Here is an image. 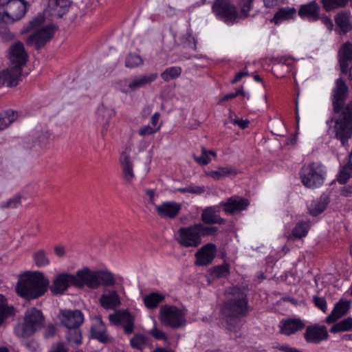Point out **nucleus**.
I'll return each instance as SVG.
<instances>
[{
    "mask_svg": "<svg viewBox=\"0 0 352 352\" xmlns=\"http://www.w3.org/2000/svg\"><path fill=\"white\" fill-rule=\"evenodd\" d=\"M352 331V318L348 317L333 324L329 329L333 333Z\"/></svg>",
    "mask_w": 352,
    "mask_h": 352,
    "instance_id": "ea45409f",
    "label": "nucleus"
},
{
    "mask_svg": "<svg viewBox=\"0 0 352 352\" xmlns=\"http://www.w3.org/2000/svg\"><path fill=\"white\" fill-rule=\"evenodd\" d=\"M184 312L177 308V328L185 325L186 321L184 318Z\"/></svg>",
    "mask_w": 352,
    "mask_h": 352,
    "instance_id": "69168bd1",
    "label": "nucleus"
},
{
    "mask_svg": "<svg viewBox=\"0 0 352 352\" xmlns=\"http://www.w3.org/2000/svg\"><path fill=\"white\" fill-rule=\"evenodd\" d=\"M54 32V25H47L30 34L26 39V43L29 46H34L36 50H39L52 39Z\"/></svg>",
    "mask_w": 352,
    "mask_h": 352,
    "instance_id": "f8f14e48",
    "label": "nucleus"
},
{
    "mask_svg": "<svg viewBox=\"0 0 352 352\" xmlns=\"http://www.w3.org/2000/svg\"><path fill=\"white\" fill-rule=\"evenodd\" d=\"M254 0H239L238 6L240 8L241 13L244 17H248L249 12L252 10Z\"/></svg>",
    "mask_w": 352,
    "mask_h": 352,
    "instance_id": "8fccbe9b",
    "label": "nucleus"
},
{
    "mask_svg": "<svg viewBox=\"0 0 352 352\" xmlns=\"http://www.w3.org/2000/svg\"><path fill=\"white\" fill-rule=\"evenodd\" d=\"M143 60L140 55L135 54H129L125 61V66L126 67L133 68L142 65Z\"/></svg>",
    "mask_w": 352,
    "mask_h": 352,
    "instance_id": "de8ad7c7",
    "label": "nucleus"
},
{
    "mask_svg": "<svg viewBox=\"0 0 352 352\" xmlns=\"http://www.w3.org/2000/svg\"><path fill=\"white\" fill-rule=\"evenodd\" d=\"M338 60L341 74L346 75L352 63V43L346 41L341 45L338 52Z\"/></svg>",
    "mask_w": 352,
    "mask_h": 352,
    "instance_id": "a211bd4d",
    "label": "nucleus"
},
{
    "mask_svg": "<svg viewBox=\"0 0 352 352\" xmlns=\"http://www.w3.org/2000/svg\"><path fill=\"white\" fill-rule=\"evenodd\" d=\"M351 177H352V162L347 158L346 164L340 166L336 179L339 184H345Z\"/></svg>",
    "mask_w": 352,
    "mask_h": 352,
    "instance_id": "7c9ffc66",
    "label": "nucleus"
},
{
    "mask_svg": "<svg viewBox=\"0 0 352 352\" xmlns=\"http://www.w3.org/2000/svg\"><path fill=\"white\" fill-rule=\"evenodd\" d=\"M19 113L12 109H8L0 113V131L7 128L18 117Z\"/></svg>",
    "mask_w": 352,
    "mask_h": 352,
    "instance_id": "72a5a7b5",
    "label": "nucleus"
},
{
    "mask_svg": "<svg viewBox=\"0 0 352 352\" xmlns=\"http://www.w3.org/2000/svg\"><path fill=\"white\" fill-rule=\"evenodd\" d=\"M212 12L218 19L227 24L234 23L239 16L236 7L231 0H214Z\"/></svg>",
    "mask_w": 352,
    "mask_h": 352,
    "instance_id": "9d476101",
    "label": "nucleus"
},
{
    "mask_svg": "<svg viewBox=\"0 0 352 352\" xmlns=\"http://www.w3.org/2000/svg\"><path fill=\"white\" fill-rule=\"evenodd\" d=\"M161 323L166 327H176V307L165 305L161 307L159 313Z\"/></svg>",
    "mask_w": 352,
    "mask_h": 352,
    "instance_id": "412c9836",
    "label": "nucleus"
},
{
    "mask_svg": "<svg viewBox=\"0 0 352 352\" xmlns=\"http://www.w3.org/2000/svg\"><path fill=\"white\" fill-rule=\"evenodd\" d=\"M229 294L220 307V316L226 329L237 333L242 327L241 318L249 314L251 308L245 287H232Z\"/></svg>",
    "mask_w": 352,
    "mask_h": 352,
    "instance_id": "f03ea898",
    "label": "nucleus"
},
{
    "mask_svg": "<svg viewBox=\"0 0 352 352\" xmlns=\"http://www.w3.org/2000/svg\"><path fill=\"white\" fill-rule=\"evenodd\" d=\"M91 336L94 339L102 343H110L113 338L107 333V328L101 318H96L94 324L91 327Z\"/></svg>",
    "mask_w": 352,
    "mask_h": 352,
    "instance_id": "4be33fe9",
    "label": "nucleus"
},
{
    "mask_svg": "<svg viewBox=\"0 0 352 352\" xmlns=\"http://www.w3.org/2000/svg\"><path fill=\"white\" fill-rule=\"evenodd\" d=\"M211 274L216 278H225L230 274V266L228 263L217 265L211 270Z\"/></svg>",
    "mask_w": 352,
    "mask_h": 352,
    "instance_id": "a18cd8bd",
    "label": "nucleus"
},
{
    "mask_svg": "<svg viewBox=\"0 0 352 352\" xmlns=\"http://www.w3.org/2000/svg\"><path fill=\"white\" fill-rule=\"evenodd\" d=\"M249 204L248 199L235 195L227 199L226 201H221L219 206L223 208L225 213L233 214L246 210Z\"/></svg>",
    "mask_w": 352,
    "mask_h": 352,
    "instance_id": "2eb2a0df",
    "label": "nucleus"
},
{
    "mask_svg": "<svg viewBox=\"0 0 352 352\" xmlns=\"http://www.w3.org/2000/svg\"><path fill=\"white\" fill-rule=\"evenodd\" d=\"M159 129H160V126L155 128L153 126H151L150 125H146V126H144L142 128H141L139 130L138 133L140 136L149 135L153 134L155 132H157L159 130Z\"/></svg>",
    "mask_w": 352,
    "mask_h": 352,
    "instance_id": "6e6d98bb",
    "label": "nucleus"
},
{
    "mask_svg": "<svg viewBox=\"0 0 352 352\" xmlns=\"http://www.w3.org/2000/svg\"><path fill=\"white\" fill-rule=\"evenodd\" d=\"M145 194L147 197V201L149 204L153 206H157L155 204V197L156 195L155 190L154 189H146Z\"/></svg>",
    "mask_w": 352,
    "mask_h": 352,
    "instance_id": "bf43d9fd",
    "label": "nucleus"
},
{
    "mask_svg": "<svg viewBox=\"0 0 352 352\" xmlns=\"http://www.w3.org/2000/svg\"><path fill=\"white\" fill-rule=\"evenodd\" d=\"M307 343L319 344L329 338L327 327L324 325L314 324L307 326L304 333Z\"/></svg>",
    "mask_w": 352,
    "mask_h": 352,
    "instance_id": "dca6fc26",
    "label": "nucleus"
},
{
    "mask_svg": "<svg viewBox=\"0 0 352 352\" xmlns=\"http://www.w3.org/2000/svg\"><path fill=\"white\" fill-rule=\"evenodd\" d=\"M350 307V302L340 300L334 306L331 314L325 318V322L331 324L346 314Z\"/></svg>",
    "mask_w": 352,
    "mask_h": 352,
    "instance_id": "a878e982",
    "label": "nucleus"
},
{
    "mask_svg": "<svg viewBox=\"0 0 352 352\" xmlns=\"http://www.w3.org/2000/svg\"><path fill=\"white\" fill-rule=\"evenodd\" d=\"M238 171L236 168L231 166H226L219 167L216 170L210 171L207 175L215 180H219L223 177L236 175Z\"/></svg>",
    "mask_w": 352,
    "mask_h": 352,
    "instance_id": "2f4dec72",
    "label": "nucleus"
},
{
    "mask_svg": "<svg viewBox=\"0 0 352 352\" xmlns=\"http://www.w3.org/2000/svg\"><path fill=\"white\" fill-rule=\"evenodd\" d=\"M181 41L183 43L184 47L189 48L194 51L197 50V40L190 33L183 35L181 37Z\"/></svg>",
    "mask_w": 352,
    "mask_h": 352,
    "instance_id": "49530a36",
    "label": "nucleus"
},
{
    "mask_svg": "<svg viewBox=\"0 0 352 352\" xmlns=\"http://www.w3.org/2000/svg\"><path fill=\"white\" fill-rule=\"evenodd\" d=\"M309 230V226L305 221H300L296 223L295 227L292 231L291 234L289 236V239H300L302 237H305Z\"/></svg>",
    "mask_w": 352,
    "mask_h": 352,
    "instance_id": "4c0bfd02",
    "label": "nucleus"
},
{
    "mask_svg": "<svg viewBox=\"0 0 352 352\" xmlns=\"http://www.w3.org/2000/svg\"><path fill=\"white\" fill-rule=\"evenodd\" d=\"M348 94L346 82L342 78L336 79L331 92L333 113L326 122L329 127L334 122L335 138L343 146H348V141L352 137V100L345 104Z\"/></svg>",
    "mask_w": 352,
    "mask_h": 352,
    "instance_id": "f257e3e1",
    "label": "nucleus"
},
{
    "mask_svg": "<svg viewBox=\"0 0 352 352\" xmlns=\"http://www.w3.org/2000/svg\"><path fill=\"white\" fill-rule=\"evenodd\" d=\"M79 327H76L67 329L65 333V337L69 343H74L77 345L82 343V333Z\"/></svg>",
    "mask_w": 352,
    "mask_h": 352,
    "instance_id": "58836bf2",
    "label": "nucleus"
},
{
    "mask_svg": "<svg viewBox=\"0 0 352 352\" xmlns=\"http://www.w3.org/2000/svg\"><path fill=\"white\" fill-rule=\"evenodd\" d=\"M45 317L36 308L28 309L24 316V322L16 326L14 331L19 338H28L44 326Z\"/></svg>",
    "mask_w": 352,
    "mask_h": 352,
    "instance_id": "423d86ee",
    "label": "nucleus"
},
{
    "mask_svg": "<svg viewBox=\"0 0 352 352\" xmlns=\"http://www.w3.org/2000/svg\"><path fill=\"white\" fill-rule=\"evenodd\" d=\"M156 212L161 218L174 219L176 217V203L164 201L155 206Z\"/></svg>",
    "mask_w": 352,
    "mask_h": 352,
    "instance_id": "bb28decb",
    "label": "nucleus"
},
{
    "mask_svg": "<svg viewBox=\"0 0 352 352\" xmlns=\"http://www.w3.org/2000/svg\"><path fill=\"white\" fill-rule=\"evenodd\" d=\"M249 73L248 71H246V67L243 71L239 72L236 74L234 77L230 80V82L232 84H235L238 82H239L243 77L248 76Z\"/></svg>",
    "mask_w": 352,
    "mask_h": 352,
    "instance_id": "680f3d73",
    "label": "nucleus"
},
{
    "mask_svg": "<svg viewBox=\"0 0 352 352\" xmlns=\"http://www.w3.org/2000/svg\"><path fill=\"white\" fill-rule=\"evenodd\" d=\"M49 6L54 13L52 15L61 18L68 9L67 0H50Z\"/></svg>",
    "mask_w": 352,
    "mask_h": 352,
    "instance_id": "473e14b6",
    "label": "nucleus"
},
{
    "mask_svg": "<svg viewBox=\"0 0 352 352\" xmlns=\"http://www.w3.org/2000/svg\"><path fill=\"white\" fill-rule=\"evenodd\" d=\"M148 340L149 338L148 337L140 333H137L131 339L130 344L133 349L142 351Z\"/></svg>",
    "mask_w": 352,
    "mask_h": 352,
    "instance_id": "79ce46f5",
    "label": "nucleus"
},
{
    "mask_svg": "<svg viewBox=\"0 0 352 352\" xmlns=\"http://www.w3.org/2000/svg\"><path fill=\"white\" fill-rule=\"evenodd\" d=\"M219 205L204 208L201 214L203 224H225L226 221L220 217Z\"/></svg>",
    "mask_w": 352,
    "mask_h": 352,
    "instance_id": "aec40b11",
    "label": "nucleus"
},
{
    "mask_svg": "<svg viewBox=\"0 0 352 352\" xmlns=\"http://www.w3.org/2000/svg\"><path fill=\"white\" fill-rule=\"evenodd\" d=\"M13 307L8 306L6 298L0 294V324L12 314Z\"/></svg>",
    "mask_w": 352,
    "mask_h": 352,
    "instance_id": "37998d69",
    "label": "nucleus"
},
{
    "mask_svg": "<svg viewBox=\"0 0 352 352\" xmlns=\"http://www.w3.org/2000/svg\"><path fill=\"white\" fill-rule=\"evenodd\" d=\"M298 14L303 20L315 22L321 18V8L316 1H312L300 5Z\"/></svg>",
    "mask_w": 352,
    "mask_h": 352,
    "instance_id": "f3484780",
    "label": "nucleus"
},
{
    "mask_svg": "<svg viewBox=\"0 0 352 352\" xmlns=\"http://www.w3.org/2000/svg\"><path fill=\"white\" fill-rule=\"evenodd\" d=\"M70 285L81 287V281L78 276V272L76 275L63 273L55 276L52 285L50 287V291L53 294H63Z\"/></svg>",
    "mask_w": 352,
    "mask_h": 352,
    "instance_id": "9b49d317",
    "label": "nucleus"
},
{
    "mask_svg": "<svg viewBox=\"0 0 352 352\" xmlns=\"http://www.w3.org/2000/svg\"><path fill=\"white\" fill-rule=\"evenodd\" d=\"M60 322L67 329L80 327L84 322V316L79 310H62L60 316Z\"/></svg>",
    "mask_w": 352,
    "mask_h": 352,
    "instance_id": "6ab92c4d",
    "label": "nucleus"
},
{
    "mask_svg": "<svg viewBox=\"0 0 352 352\" xmlns=\"http://www.w3.org/2000/svg\"><path fill=\"white\" fill-rule=\"evenodd\" d=\"M28 58V53L21 42L12 45L9 52L12 67L10 69L0 72V83L10 87L16 86L21 80L22 67L26 64Z\"/></svg>",
    "mask_w": 352,
    "mask_h": 352,
    "instance_id": "20e7f679",
    "label": "nucleus"
},
{
    "mask_svg": "<svg viewBox=\"0 0 352 352\" xmlns=\"http://www.w3.org/2000/svg\"><path fill=\"white\" fill-rule=\"evenodd\" d=\"M283 1L284 0H263L265 6L268 8H274L283 3Z\"/></svg>",
    "mask_w": 352,
    "mask_h": 352,
    "instance_id": "338daca9",
    "label": "nucleus"
},
{
    "mask_svg": "<svg viewBox=\"0 0 352 352\" xmlns=\"http://www.w3.org/2000/svg\"><path fill=\"white\" fill-rule=\"evenodd\" d=\"M217 248L215 244L208 243L203 245L195 253V262L197 266H207L214 260L217 254Z\"/></svg>",
    "mask_w": 352,
    "mask_h": 352,
    "instance_id": "4468645a",
    "label": "nucleus"
},
{
    "mask_svg": "<svg viewBox=\"0 0 352 352\" xmlns=\"http://www.w3.org/2000/svg\"><path fill=\"white\" fill-rule=\"evenodd\" d=\"M148 333L156 340H166L167 338L166 334L156 325L149 330Z\"/></svg>",
    "mask_w": 352,
    "mask_h": 352,
    "instance_id": "864d4df0",
    "label": "nucleus"
},
{
    "mask_svg": "<svg viewBox=\"0 0 352 352\" xmlns=\"http://www.w3.org/2000/svg\"><path fill=\"white\" fill-rule=\"evenodd\" d=\"M219 229L215 226H208L201 223L188 227L180 228L178 230V242L184 248H197L201 243V238L215 236Z\"/></svg>",
    "mask_w": 352,
    "mask_h": 352,
    "instance_id": "39448f33",
    "label": "nucleus"
},
{
    "mask_svg": "<svg viewBox=\"0 0 352 352\" xmlns=\"http://www.w3.org/2000/svg\"><path fill=\"white\" fill-rule=\"evenodd\" d=\"M109 321L115 325H122L124 333L131 334L134 329V318L127 311H120L109 315Z\"/></svg>",
    "mask_w": 352,
    "mask_h": 352,
    "instance_id": "ddd939ff",
    "label": "nucleus"
},
{
    "mask_svg": "<svg viewBox=\"0 0 352 352\" xmlns=\"http://www.w3.org/2000/svg\"><path fill=\"white\" fill-rule=\"evenodd\" d=\"M49 352H68V349L63 342H58L52 345Z\"/></svg>",
    "mask_w": 352,
    "mask_h": 352,
    "instance_id": "052dcab7",
    "label": "nucleus"
},
{
    "mask_svg": "<svg viewBox=\"0 0 352 352\" xmlns=\"http://www.w3.org/2000/svg\"><path fill=\"white\" fill-rule=\"evenodd\" d=\"M99 302L105 309H114L121 304L120 296L115 290H105L101 295Z\"/></svg>",
    "mask_w": 352,
    "mask_h": 352,
    "instance_id": "b1692460",
    "label": "nucleus"
},
{
    "mask_svg": "<svg viewBox=\"0 0 352 352\" xmlns=\"http://www.w3.org/2000/svg\"><path fill=\"white\" fill-rule=\"evenodd\" d=\"M50 281L41 272H28L21 275L15 287L16 294L25 299H35L43 296Z\"/></svg>",
    "mask_w": 352,
    "mask_h": 352,
    "instance_id": "7ed1b4c3",
    "label": "nucleus"
},
{
    "mask_svg": "<svg viewBox=\"0 0 352 352\" xmlns=\"http://www.w3.org/2000/svg\"><path fill=\"white\" fill-rule=\"evenodd\" d=\"M33 258L36 265L38 267H43L50 265V259L47 256L44 250H38L33 254Z\"/></svg>",
    "mask_w": 352,
    "mask_h": 352,
    "instance_id": "c03bdc74",
    "label": "nucleus"
},
{
    "mask_svg": "<svg viewBox=\"0 0 352 352\" xmlns=\"http://www.w3.org/2000/svg\"><path fill=\"white\" fill-rule=\"evenodd\" d=\"M335 22L340 30L346 34L351 30V25L349 21V14L346 12H341L335 16Z\"/></svg>",
    "mask_w": 352,
    "mask_h": 352,
    "instance_id": "f704fd0d",
    "label": "nucleus"
},
{
    "mask_svg": "<svg viewBox=\"0 0 352 352\" xmlns=\"http://www.w3.org/2000/svg\"><path fill=\"white\" fill-rule=\"evenodd\" d=\"M329 204V198L327 196H321L319 199L312 201L309 207V213L313 217H316L322 213Z\"/></svg>",
    "mask_w": 352,
    "mask_h": 352,
    "instance_id": "c756f323",
    "label": "nucleus"
},
{
    "mask_svg": "<svg viewBox=\"0 0 352 352\" xmlns=\"http://www.w3.org/2000/svg\"><path fill=\"white\" fill-rule=\"evenodd\" d=\"M157 77L156 73L150 75H144L141 76H136L133 78L131 82L128 85L129 88L131 91H135L140 88L145 87L146 85L151 84Z\"/></svg>",
    "mask_w": 352,
    "mask_h": 352,
    "instance_id": "c85d7f7f",
    "label": "nucleus"
},
{
    "mask_svg": "<svg viewBox=\"0 0 352 352\" xmlns=\"http://www.w3.org/2000/svg\"><path fill=\"white\" fill-rule=\"evenodd\" d=\"M56 329L54 324H48L44 331V333H43L44 337L45 338H49L53 337L56 333Z\"/></svg>",
    "mask_w": 352,
    "mask_h": 352,
    "instance_id": "e2e57ef3",
    "label": "nucleus"
},
{
    "mask_svg": "<svg viewBox=\"0 0 352 352\" xmlns=\"http://www.w3.org/2000/svg\"><path fill=\"white\" fill-rule=\"evenodd\" d=\"M44 21L45 16L43 14H39L30 22V25L31 28H34L41 25Z\"/></svg>",
    "mask_w": 352,
    "mask_h": 352,
    "instance_id": "0e129e2a",
    "label": "nucleus"
},
{
    "mask_svg": "<svg viewBox=\"0 0 352 352\" xmlns=\"http://www.w3.org/2000/svg\"><path fill=\"white\" fill-rule=\"evenodd\" d=\"M296 10L294 7L280 8L274 14L271 22L276 25L280 24L283 21L290 20L295 18Z\"/></svg>",
    "mask_w": 352,
    "mask_h": 352,
    "instance_id": "cd10ccee",
    "label": "nucleus"
},
{
    "mask_svg": "<svg viewBox=\"0 0 352 352\" xmlns=\"http://www.w3.org/2000/svg\"><path fill=\"white\" fill-rule=\"evenodd\" d=\"M313 302L314 305L320 309L322 312L325 313L327 310V301L323 297H318L317 296H313Z\"/></svg>",
    "mask_w": 352,
    "mask_h": 352,
    "instance_id": "5fc2aeb1",
    "label": "nucleus"
},
{
    "mask_svg": "<svg viewBox=\"0 0 352 352\" xmlns=\"http://www.w3.org/2000/svg\"><path fill=\"white\" fill-rule=\"evenodd\" d=\"M244 94H244L243 88V87H241V88L236 89L235 92L229 93V94L225 95L221 98V101L222 102H226V101H228V100H231L232 98H236L238 96H240V95L244 96Z\"/></svg>",
    "mask_w": 352,
    "mask_h": 352,
    "instance_id": "13d9d810",
    "label": "nucleus"
},
{
    "mask_svg": "<svg viewBox=\"0 0 352 352\" xmlns=\"http://www.w3.org/2000/svg\"><path fill=\"white\" fill-rule=\"evenodd\" d=\"M120 163L122 170V178L126 184H131L135 177L133 166L129 155L123 151L120 157Z\"/></svg>",
    "mask_w": 352,
    "mask_h": 352,
    "instance_id": "393cba45",
    "label": "nucleus"
},
{
    "mask_svg": "<svg viewBox=\"0 0 352 352\" xmlns=\"http://www.w3.org/2000/svg\"><path fill=\"white\" fill-rule=\"evenodd\" d=\"M280 333L290 336L305 327V323L300 318H289L280 322Z\"/></svg>",
    "mask_w": 352,
    "mask_h": 352,
    "instance_id": "5701e85b",
    "label": "nucleus"
},
{
    "mask_svg": "<svg viewBox=\"0 0 352 352\" xmlns=\"http://www.w3.org/2000/svg\"><path fill=\"white\" fill-rule=\"evenodd\" d=\"M28 5L25 0H0V21L9 23L21 19Z\"/></svg>",
    "mask_w": 352,
    "mask_h": 352,
    "instance_id": "1a4fd4ad",
    "label": "nucleus"
},
{
    "mask_svg": "<svg viewBox=\"0 0 352 352\" xmlns=\"http://www.w3.org/2000/svg\"><path fill=\"white\" fill-rule=\"evenodd\" d=\"M210 155H212L213 156H216V153L213 151H208L205 147H201V154L198 156L196 154H193V159L200 166H205L209 164V162L211 161V159L210 157Z\"/></svg>",
    "mask_w": 352,
    "mask_h": 352,
    "instance_id": "a19ab883",
    "label": "nucleus"
},
{
    "mask_svg": "<svg viewBox=\"0 0 352 352\" xmlns=\"http://www.w3.org/2000/svg\"><path fill=\"white\" fill-rule=\"evenodd\" d=\"M299 175L301 182L305 187L314 188L323 184L326 170L321 164L313 162L303 165Z\"/></svg>",
    "mask_w": 352,
    "mask_h": 352,
    "instance_id": "6e6552de",
    "label": "nucleus"
},
{
    "mask_svg": "<svg viewBox=\"0 0 352 352\" xmlns=\"http://www.w3.org/2000/svg\"><path fill=\"white\" fill-rule=\"evenodd\" d=\"M177 191L182 192H188L193 194L200 195L205 192L204 186L188 187L185 188H177Z\"/></svg>",
    "mask_w": 352,
    "mask_h": 352,
    "instance_id": "4d7b16f0",
    "label": "nucleus"
},
{
    "mask_svg": "<svg viewBox=\"0 0 352 352\" xmlns=\"http://www.w3.org/2000/svg\"><path fill=\"white\" fill-rule=\"evenodd\" d=\"M21 195L20 194H16L12 198L7 201L3 203L1 205V208H16L21 205Z\"/></svg>",
    "mask_w": 352,
    "mask_h": 352,
    "instance_id": "09e8293b",
    "label": "nucleus"
},
{
    "mask_svg": "<svg viewBox=\"0 0 352 352\" xmlns=\"http://www.w3.org/2000/svg\"><path fill=\"white\" fill-rule=\"evenodd\" d=\"M78 276L80 278L81 287L87 285L91 289H97L101 285L113 286L116 283L113 274L107 271H93L88 267H84L78 271Z\"/></svg>",
    "mask_w": 352,
    "mask_h": 352,
    "instance_id": "0eeeda50",
    "label": "nucleus"
},
{
    "mask_svg": "<svg viewBox=\"0 0 352 352\" xmlns=\"http://www.w3.org/2000/svg\"><path fill=\"white\" fill-rule=\"evenodd\" d=\"M349 1V0H320L322 8L327 12L345 7Z\"/></svg>",
    "mask_w": 352,
    "mask_h": 352,
    "instance_id": "e433bc0d",
    "label": "nucleus"
},
{
    "mask_svg": "<svg viewBox=\"0 0 352 352\" xmlns=\"http://www.w3.org/2000/svg\"><path fill=\"white\" fill-rule=\"evenodd\" d=\"M320 20L322 21V23L327 28V29L331 30L333 27V22L331 18L324 15V14H321V18Z\"/></svg>",
    "mask_w": 352,
    "mask_h": 352,
    "instance_id": "774afa93",
    "label": "nucleus"
},
{
    "mask_svg": "<svg viewBox=\"0 0 352 352\" xmlns=\"http://www.w3.org/2000/svg\"><path fill=\"white\" fill-rule=\"evenodd\" d=\"M161 77L166 82H168L170 80L175 79L176 78V67H171L167 68L161 74Z\"/></svg>",
    "mask_w": 352,
    "mask_h": 352,
    "instance_id": "603ef678",
    "label": "nucleus"
},
{
    "mask_svg": "<svg viewBox=\"0 0 352 352\" xmlns=\"http://www.w3.org/2000/svg\"><path fill=\"white\" fill-rule=\"evenodd\" d=\"M98 114L99 116L102 117V120H104L106 122L114 116L115 112L113 109L107 108L103 104L98 109Z\"/></svg>",
    "mask_w": 352,
    "mask_h": 352,
    "instance_id": "3c124183",
    "label": "nucleus"
},
{
    "mask_svg": "<svg viewBox=\"0 0 352 352\" xmlns=\"http://www.w3.org/2000/svg\"><path fill=\"white\" fill-rule=\"evenodd\" d=\"M164 300V296L157 292L150 293L143 298L145 306L150 309L156 308Z\"/></svg>",
    "mask_w": 352,
    "mask_h": 352,
    "instance_id": "c9c22d12",
    "label": "nucleus"
}]
</instances>
